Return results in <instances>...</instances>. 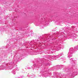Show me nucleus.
I'll list each match as a JSON object with an SVG mask.
<instances>
[{"label": "nucleus", "instance_id": "nucleus-1", "mask_svg": "<svg viewBox=\"0 0 78 78\" xmlns=\"http://www.w3.org/2000/svg\"><path fill=\"white\" fill-rule=\"evenodd\" d=\"M78 46H77L76 48L75 47V48H71L69 49V52H68V58H70L72 56V54L73 53L74 51L78 50Z\"/></svg>", "mask_w": 78, "mask_h": 78}, {"label": "nucleus", "instance_id": "nucleus-2", "mask_svg": "<svg viewBox=\"0 0 78 78\" xmlns=\"http://www.w3.org/2000/svg\"><path fill=\"white\" fill-rule=\"evenodd\" d=\"M70 61L71 64H72V66H73V67L75 66V65H76V64H75V61H74L73 59L72 58H71L70 59Z\"/></svg>", "mask_w": 78, "mask_h": 78}, {"label": "nucleus", "instance_id": "nucleus-3", "mask_svg": "<svg viewBox=\"0 0 78 78\" xmlns=\"http://www.w3.org/2000/svg\"><path fill=\"white\" fill-rule=\"evenodd\" d=\"M62 47H63V46H62L61 44L59 45V48H62Z\"/></svg>", "mask_w": 78, "mask_h": 78}, {"label": "nucleus", "instance_id": "nucleus-4", "mask_svg": "<svg viewBox=\"0 0 78 78\" xmlns=\"http://www.w3.org/2000/svg\"><path fill=\"white\" fill-rule=\"evenodd\" d=\"M62 68V66H59V69H60V70H61V69Z\"/></svg>", "mask_w": 78, "mask_h": 78}, {"label": "nucleus", "instance_id": "nucleus-5", "mask_svg": "<svg viewBox=\"0 0 78 78\" xmlns=\"http://www.w3.org/2000/svg\"><path fill=\"white\" fill-rule=\"evenodd\" d=\"M74 75H75V73H73L71 74V76H73Z\"/></svg>", "mask_w": 78, "mask_h": 78}, {"label": "nucleus", "instance_id": "nucleus-6", "mask_svg": "<svg viewBox=\"0 0 78 78\" xmlns=\"http://www.w3.org/2000/svg\"><path fill=\"white\" fill-rule=\"evenodd\" d=\"M60 73H59V77H60V76L61 77V75H60L59 74H60Z\"/></svg>", "mask_w": 78, "mask_h": 78}, {"label": "nucleus", "instance_id": "nucleus-7", "mask_svg": "<svg viewBox=\"0 0 78 78\" xmlns=\"http://www.w3.org/2000/svg\"><path fill=\"white\" fill-rule=\"evenodd\" d=\"M69 77L70 78V77H71V76H69Z\"/></svg>", "mask_w": 78, "mask_h": 78}]
</instances>
